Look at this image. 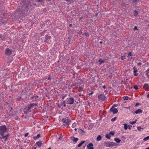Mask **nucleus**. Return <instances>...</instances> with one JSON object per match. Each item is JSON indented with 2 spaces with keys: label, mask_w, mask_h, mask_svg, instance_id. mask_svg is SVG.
I'll use <instances>...</instances> for the list:
<instances>
[{
  "label": "nucleus",
  "mask_w": 149,
  "mask_h": 149,
  "mask_svg": "<svg viewBox=\"0 0 149 149\" xmlns=\"http://www.w3.org/2000/svg\"><path fill=\"white\" fill-rule=\"evenodd\" d=\"M68 2V4H71L74 2V0H65Z\"/></svg>",
  "instance_id": "21"
},
{
  "label": "nucleus",
  "mask_w": 149,
  "mask_h": 149,
  "mask_svg": "<svg viewBox=\"0 0 149 149\" xmlns=\"http://www.w3.org/2000/svg\"><path fill=\"white\" fill-rule=\"evenodd\" d=\"M123 125L124 126V129L125 130H127L128 128V125H127V124H126V123H124V124Z\"/></svg>",
  "instance_id": "27"
},
{
  "label": "nucleus",
  "mask_w": 149,
  "mask_h": 149,
  "mask_svg": "<svg viewBox=\"0 0 149 149\" xmlns=\"http://www.w3.org/2000/svg\"><path fill=\"white\" fill-rule=\"evenodd\" d=\"M109 111L113 112V114L117 113L118 112V110L116 108H113L111 107Z\"/></svg>",
  "instance_id": "9"
},
{
  "label": "nucleus",
  "mask_w": 149,
  "mask_h": 149,
  "mask_svg": "<svg viewBox=\"0 0 149 149\" xmlns=\"http://www.w3.org/2000/svg\"><path fill=\"white\" fill-rule=\"evenodd\" d=\"M146 149H149V147L147 148Z\"/></svg>",
  "instance_id": "64"
},
{
  "label": "nucleus",
  "mask_w": 149,
  "mask_h": 149,
  "mask_svg": "<svg viewBox=\"0 0 149 149\" xmlns=\"http://www.w3.org/2000/svg\"><path fill=\"white\" fill-rule=\"evenodd\" d=\"M62 122L63 123V125L64 126H68L70 125L71 120L68 117H66L62 120Z\"/></svg>",
  "instance_id": "1"
},
{
  "label": "nucleus",
  "mask_w": 149,
  "mask_h": 149,
  "mask_svg": "<svg viewBox=\"0 0 149 149\" xmlns=\"http://www.w3.org/2000/svg\"><path fill=\"white\" fill-rule=\"evenodd\" d=\"M76 125V123H74L72 125V127L73 128L74 127H75Z\"/></svg>",
  "instance_id": "39"
},
{
  "label": "nucleus",
  "mask_w": 149,
  "mask_h": 149,
  "mask_svg": "<svg viewBox=\"0 0 149 149\" xmlns=\"http://www.w3.org/2000/svg\"><path fill=\"white\" fill-rule=\"evenodd\" d=\"M48 80H51V78L50 76H49L48 78Z\"/></svg>",
  "instance_id": "50"
},
{
  "label": "nucleus",
  "mask_w": 149,
  "mask_h": 149,
  "mask_svg": "<svg viewBox=\"0 0 149 149\" xmlns=\"http://www.w3.org/2000/svg\"><path fill=\"white\" fill-rule=\"evenodd\" d=\"M132 1H133V2L134 3H135L136 2H137L139 1L140 0H131Z\"/></svg>",
  "instance_id": "37"
},
{
  "label": "nucleus",
  "mask_w": 149,
  "mask_h": 149,
  "mask_svg": "<svg viewBox=\"0 0 149 149\" xmlns=\"http://www.w3.org/2000/svg\"><path fill=\"white\" fill-rule=\"evenodd\" d=\"M93 146V145L92 143H89L87 146V147L88 148L87 149H94Z\"/></svg>",
  "instance_id": "10"
},
{
  "label": "nucleus",
  "mask_w": 149,
  "mask_h": 149,
  "mask_svg": "<svg viewBox=\"0 0 149 149\" xmlns=\"http://www.w3.org/2000/svg\"><path fill=\"white\" fill-rule=\"evenodd\" d=\"M114 141L117 143H119L120 141L121 140L118 138H115L114 139Z\"/></svg>",
  "instance_id": "19"
},
{
  "label": "nucleus",
  "mask_w": 149,
  "mask_h": 149,
  "mask_svg": "<svg viewBox=\"0 0 149 149\" xmlns=\"http://www.w3.org/2000/svg\"><path fill=\"white\" fill-rule=\"evenodd\" d=\"M103 88L104 89H105L106 88L105 86V85H104V86H103Z\"/></svg>",
  "instance_id": "56"
},
{
  "label": "nucleus",
  "mask_w": 149,
  "mask_h": 149,
  "mask_svg": "<svg viewBox=\"0 0 149 149\" xmlns=\"http://www.w3.org/2000/svg\"><path fill=\"white\" fill-rule=\"evenodd\" d=\"M134 29L135 30H138V29H137V27L136 26H135L134 27Z\"/></svg>",
  "instance_id": "47"
},
{
  "label": "nucleus",
  "mask_w": 149,
  "mask_h": 149,
  "mask_svg": "<svg viewBox=\"0 0 149 149\" xmlns=\"http://www.w3.org/2000/svg\"><path fill=\"white\" fill-rule=\"evenodd\" d=\"M38 1V2H42L43 1V0H37Z\"/></svg>",
  "instance_id": "55"
},
{
  "label": "nucleus",
  "mask_w": 149,
  "mask_h": 149,
  "mask_svg": "<svg viewBox=\"0 0 149 149\" xmlns=\"http://www.w3.org/2000/svg\"><path fill=\"white\" fill-rule=\"evenodd\" d=\"M136 120L135 121H132V122H131L130 123L131 124H134V123H136Z\"/></svg>",
  "instance_id": "38"
},
{
  "label": "nucleus",
  "mask_w": 149,
  "mask_h": 149,
  "mask_svg": "<svg viewBox=\"0 0 149 149\" xmlns=\"http://www.w3.org/2000/svg\"><path fill=\"white\" fill-rule=\"evenodd\" d=\"M61 96H62V99L63 100L64 98L67 96V95H62Z\"/></svg>",
  "instance_id": "32"
},
{
  "label": "nucleus",
  "mask_w": 149,
  "mask_h": 149,
  "mask_svg": "<svg viewBox=\"0 0 149 149\" xmlns=\"http://www.w3.org/2000/svg\"><path fill=\"white\" fill-rule=\"evenodd\" d=\"M48 36L47 35H46L45 36V41H47V37Z\"/></svg>",
  "instance_id": "42"
},
{
  "label": "nucleus",
  "mask_w": 149,
  "mask_h": 149,
  "mask_svg": "<svg viewBox=\"0 0 149 149\" xmlns=\"http://www.w3.org/2000/svg\"><path fill=\"white\" fill-rule=\"evenodd\" d=\"M7 130L6 126L3 125L0 127V135H3Z\"/></svg>",
  "instance_id": "3"
},
{
  "label": "nucleus",
  "mask_w": 149,
  "mask_h": 149,
  "mask_svg": "<svg viewBox=\"0 0 149 149\" xmlns=\"http://www.w3.org/2000/svg\"><path fill=\"white\" fill-rule=\"evenodd\" d=\"M149 87V85L148 84H145L143 86V88L146 90L148 89Z\"/></svg>",
  "instance_id": "16"
},
{
  "label": "nucleus",
  "mask_w": 149,
  "mask_h": 149,
  "mask_svg": "<svg viewBox=\"0 0 149 149\" xmlns=\"http://www.w3.org/2000/svg\"><path fill=\"white\" fill-rule=\"evenodd\" d=\"M102 136L101 135H99L97 138V141H100L101 139Z\"/></svg>",
  "instance_id": "23"
},
{
  "label": "nucleus",
  "mask_w": 149,
  "mask_h": 149,
  "mask_svg": "<svg viewBox=\"0 0 149 149\" xmlns=\"http://www.w3.org/2000/svg\"><path fill=\"white\" fill-rule=\"evenodd\" d=\"M69 27H72V24H70L69 25Z\"/></svg>",
  "instance_id": "60"
},
{
  "label": "nucleus",
  "mask_w": 149,
  "mask_h": 149,
  "mask_svg": "<svg viewBox=\"0 0 149 149\" xmlns=\"http://www.w3.org/2000/svg\"><path fill=\"white\" fill-rule=\"evenodd\" d=\"M137 128L138 130L139 131H141V129H142V130L143 129V128H141V127L140 126L138 127H137Z\"/></svg>",
  "instance_id": "35"
},
{
  "label": "nucleus",
  "mask_w": 149,
  "mask_h": 149,
  "mask_svg": "<svg viewBox=\"0 0 149 149\" xmlns=\"http://www.w3.org/2000/svg\"><path fill=\"white\" fill-rule=\"evenodd\" d=\"M57 106L58 107L60 108H61V106H62L61 104H60L59 103H58L57 104Z\"/></svg>",
  "instance_id": "40"
},
{
  "label": "nucleus",
  "mask_w": 149,
  "mask_h": 149,
  "mask_svg": "<svg viewBox=\"0 0 149 149\" xmlns=\"http://www.w3.org/2000/svg\"><path fill=\"white\" fill-rule=\"evenodd\" d=\"M85 142V141H81L78 145L77 146L78 147H80L82 145L84 144Z\"/></svg>",
  "instance_id": "20"
},
{
  "label": "nucleus",
  "mask_w": 149,
  "mask_h": 149,
  "mask_svg": "<svg viewBox=\"0 0 149 149\" xmlns=\"http://www.w3.org/2000/svg\"><path fill=\"white\" fill-rule=\"evenodd\" d=\"M93 93H94L93 92V91H92L91 93H89L88 94V95H91L93 94Z\"/></svg>",
  "instance_id": "45"
},
{
  "label": "nucleus",
  "mask_w": 149,
  "mask_h": 149,
  "mask_svg": "<svg viewBox=\"0 0 149 149\" xmlns=\"http://www.w3.org/2000/svg\"><path fill=\"white\" fill-rule=\"evenodd\" d=\"M128 98L129 97L128 96H125L124 97V100H128Z\"/></svg>",
  "instance_id": "36"
},
{
  "label": "nucleus",
  "mask_w": 149,
  "mask_h": 149,
  "mask_svg": "<svg viewBox=\"0 0 149 149\" xmlns=\"http://www.w3.org/2000/svg\"><path fill=\"white\" fill-rule=\"evenodd\" d=\"M134 13L135 14H138V12L137 11H136V10H135L134 11Z\"/></svg>",
  "instance_id": "53"
},
{
  "label": "nucleus",
  "mask_w": 149,
  "mask_h": 149,
  "mask_svg": "<svg viewBox=\"0 0 149 149\" xmlns=\"http://www.w3.org/2000/svg\"><path fill=\"white\" fill-rule=\"evenodd\" d=\"M134 69V75L135 76H137L138 75V74L136 73V72H137V70L136 69L135 67L133 68Z\"/></svg>",
  "instance_id": "13"
},
{
  "label": "nucleus",
  "mask_w": 149,
  "mask_h": 149,
  "mask_svg": "<svg viewBox=\"0 0 149 149\" xmlns=\"http://www.w3.org/2000/svg\"><path fill=\"white\" fill-rule=\"evenodd\" d=\"M117 118V117H115L113 118H112L111 119V121L112 122L114 121Z\"/></svg>",
  "instance_id": "33"
},
{
  "label": "nucleus",
  "mask_w": 149,
  "mask_h": 149,
  "mask_svg": "<svg viewBox=\"0 0 149 149\" xmlns=\"http://www.w3.org/2000/svg\"><path fill=\"white\" fill-rule=\"evenodd\" d=\"M74 100L73 98L71 97L69 98L68 101V104H72L74 103Z\"/></svg>",
  "instance_id": "6"
},
{
  "label": "nucleus",
  "mask_w": 149,
  "mask_h": 149,
  "mask_svg": "<svg viewBox=\"0 0 149 149\" xmlns=\"http://www.w3.org/2000/svg\"><path fill=\"white\" fill-rule=\"evenodd\" d=\"M34 97H35V96H32L31 97V98L32 99H33Z\"/></svg>",
  "instance_id": "61"
},
{
  "label": "nucleus",
  "mask_w": 149,
  "mask_h": 149,
  "mask_svg": "<svg viewBox=\"0 0 149 149\" xmlns=\"http://www.w3.org/2000/svg\"><path fill=\"white\" fill-rule=\"evenodd\" d=\"M103 42L102 41H100V44H102V43Z\"/></svg>",
  "instance_id": "62"
},
{
  "label": "nucleus",
  "mask_w": 149,
  "mask_h": 149,
  "mask_svg": "<svg viewBox=\"0 0 149 149\" xmlns=\"http://www.w3.org/2000/svg\"><path fill=\"white\" fill-rule=\"evenodd\" d=\"M139 103H136V105L135 106H138V105H139Z\"/></svg>",
  "instance_id": "59"
},
{
  "label": "nucleus",
  "mask_w": 149,
  "mask_h": 149,
  "mask_svg": "<svg viewBox=\"0 0 149 149\" xmlns=\"http://www.w3.org/2000/svg\"><path fill=\"white\" fill-rule=\"evenodd\" d=\"M132 56V54L131 52H130L128 53V56Z\"/></svg>",
  "instance_id": "43"
},
{
  "label": "nucleus",
  "mask_w": 149,
  "mask_h": 149,
  "mask_svg": "<svg viewBox=\"0 0 149 149\" xmlns=\"http://www.w3.org/2000/svg\"><path fill=\"white\" fill-rule=\"evenodd\" d=\"M5 136H6V137H7V140L8 137L9 136V134H8Z\"/></svg>",
  "instance_id": "49"
},
{
  "label": "nucleus",
  "mask_w": 149,
  "mask_h": 149,
  "mask_svg": "<svg viewBox=\"0 0 149 149\" xmlns=\"http://www.w3.org/2000/svg\"><path fill=\"white\" fill-rule=\"evenodd\" d=\"M32 149H36V148L35 147H32Z\"/></svg>",
  "instance_id": "58"
},
{
  "label": "nucleus",
  "mask_w": 149,
  "mask_h": 149,
  "mask_svg": "<svg viewBox=\"0 0 149 149\" xmlns=\"http://www.w3.org/2000/svg\"><path fill=\"white\" fill-rule=\"evenodd\" d=\"M98 97L100 100L103 101H105L107 99L104 94H101L99 95Z\"/></svg>",
  "instance_id": "4"
},
{
  "label": "nucleus",
  "mask_w": 149,
  "mask_h": 149,
  "mask_svg": "<svg viewBox=\"0 0 149 149\" xmlns=\"http://www.w3.org/2000/svg\"><path fill=\"white\" fill-rule=\"evenodd\" d=\"M31 112V109L29 106L25 107L24 110V112L25 114H28Z\"/></svg>",
  "instance_id": "5"
},
{
  "label": "nucleus",
  "mask_w": 149,
  "mask_h": 149,
  "mask_svg": "<svg viewBox=\"0 0 149 149\" xmlns=\"http://www.w3.org/2000/svg\"><path fill=\"white\" fill-rule=\"evenodd\" d=\"M78 132L79 133L82 135L83 134L85 133V132L81 129H79L78 131Z\"/></svg>",
  "instance_id": "15"
},
{
  "label": "nucleus",
  "mask_w": 149,
  "mask_h": 149,
  "mask_svg": "<svg viewBox=\"0 0 149 149\" xmlns=\"http://www.w3.org/2000/svg\"><path fill=\"white\" fill-rule=\"evenodd\" d=\"M75 86V84H72L71 85L70 87H73V86Z\"/></svg>",
  "instance_id": "48"
},
{
  "label": "nucleus",
  "mask_w": 149,
  "mask_h": 149,
  "mask_svg": "<svg viewBox=\"0 0 149 149\" xmlns=\"http://www.w3.org/2000/svg\"><path fill=\"white\" fill-rule=\"evenodd\" d=\"M106 137L108 139H109L111 137V136L109 134H106Z\"/></svg>",
  "instance_id": "28"
},
{
  "label": "nucleus",
  "mask_w": 149,
  "mask_h": 149,
  "mask_svg": "<svg viewBox=\"0 0 149 149\" xmlns=\"http://www.w3.org/2000/svg\"><path fill=\"white\" fill-rule=\"evenodd\" d=\"M62 136L61 135L60 137L58 138L59 140H61V138L62 137Z\"/></svg>",
  "instance_id": "51"
},
{
  "label": "nucleus",
  "mask_w": 149,
  "mask_h": 149,
  "mask_svg": "<svg viewBox=\"0 0 149 149\" xmlns=\"http://www.w3.org/2000/svg\"><path fill=\"white\" fill-rule=\"evenodd\" d=\"M43 144V143L40 141H38L36 144V145H38L39 148Z\"/></svg>",
  "instance_id": "12"
},
{
  "label": "nucleus",
  "mask_w": 149,
  "mask_h": 149,
  "mask_svg": "<svg viewBox=\"0 0 149 149\" xmlns=\"http://www.w3.org/2000/svg\"><path fill=\"white\" fill-rule=\"evenodd\" d=\"M114 133H115L114 132V131H111V132H110L109 134H110V135H112L113 136L114 135Z\"/></svg>",
  "instance_id": "29"
},
{
  "label": "nucleus",
  "mask_w": 149,
  "mask_h": 149,
  "mask_svg": "<svg viewBox=\"0 0 149 149\" xmlns=\"http://www.w3.org/2000/svg\"><path fill=\"white\" fill-rule=\"evenodd\" d=\"M71 140L73 141L74 143L75 144L77 143V141H78L79 139L77 138H75L73 136L71 137Z\"/></svg>",
  "instance_id": "11"
},
{
  "label": "nucleus",
  "mask_w": 149,
  "mask_h": 149,
  "mask_svg": "<svg viewBox=\"0 0 149 149\" xmlns=\"http://www.w3.org/2000/svg\"><path fill=\"white\" fill-rule=\"evenodd\" d=\"M24 11V10L22 9V7H19L17 9V12H22L23 11Z\"/></svg>",
  "instance_id": "18"
},
{
  "label": "nucleus",
  "mask_w": 149,
  "mask_h": 149,
  "mask_svg": "<svg viewBox=\"0 0 149 149\" xmlns=\"http://www.w3.org/2000/svg\"><path fill=\"white\" fill-rule=\"evenodd\" d=\"M12 51H11L9 49L7 48L5 52V54L8 55H10L12 54Z\"/></svg>",
  "instance_id": "7"
},
{
  "label": "nucleus",
  "mask_w": 149,
  "mask_h": 149,
  "mask_svg": "<svg viewBox=\"0 0 149 149\" xmlns=\"http://www.w3.org/2000/svg\"><path fill=\"white\" fill-rule=\"evenodd\" d=\"M117 105L116 104H114L111 107L114 108V107H117Z\"/></svg>",
  "instance_id": "52"
},
{
  "label": "nucleus",
  "mask_w": 149,
  "mask_h": 149,
  "mask_svg": "<svg viewBox=\"0 0 149 149\" xmlns=\"http://www.w3.org/2000/svg\"><path fill=\"white\" fill-rule=\"evenodd\" d=\"M99 61L100 62V63H104V60H102L101 59H100L99 60Z\"/></svg>",
  "instance_id": "30"
},
{
  "label": "nucleus",
  "mask_w": 149,
  "mask_h": 149,
  "mask_svg": "<svg viewBox=\"0 0 149 149\" xmlns=\"http://www.w3.org/2000/svg\"><path fill=\"white\" fill-rule=\"evenodd\" d=\"M29 133H26L24 134V136L26 137L28 136Z\"/></svg>",
  "instance_id": "46"
},
{
  "label": "nucleus",
  "mask_w": 149,
  "mask_h": 149,
  "mask_svg": "<svg viewBox=\"0 0 149 149\" xmlns=\"http://www.w3.org/2000/svg\"><path fill=\"white\" fill-rule=\"evenodd\" d=\"M15 119L16 120H17L18 119V117L17 116V117H16L15 118Z\"/></svg>",
  "instance_id": "57"
},
{
  "label": "nucleus",
  "mask_w": 149,
  "mask_h": 149,
  "mask_svg": "<svg viewBox=\"0 0 149 149\" xmlns=\"http://www.w3.org/2000/svg\"><path fill=\"white\" fill-rule=\"evenodd\" d=\"M49 39H51L52 38V37L51 36H49Z\"/></svg>",
  "instance_id": "63"
},
{
  "label": "nucleus",
  "mask_w": 149,
  "mask_h": 149,
  "mask_svg": "<svg viewBox=\"0 0 149 149\" xmlns=\"http://www.w3.org/2000/svg\"><path fill=\"white\" fill-rule=\"evenodd\" d=\"M41 136L40 135V134H38L37 136H36L33 137V139H38Z\"/></svg>",
  "instance_id": "22"
},
{
  "label": "nucleus",
  "mask_w": 149,
  "mask_h": 149,
  "mask_svg": "<svg viewBox=\"0 0 149 149\" xmlns=\"http://www.w3.org/2000/svg\"><path fill=\"white\" fill-rule=\"evenodd\" d=\"M0 135L1 136L0 137V139H4L5 141L7 140V137H6L4 135V134H3V135Z\"/></svg>",
  "instance_id": "14"
},
{
  "label": "nucleus",
  "mask_w": 149,
  "mask_h": 149,
  "mask_svg": "<svg viewBox=\"0 0 149 149\" xmlns=\"http://www.w3.org/2000/svg\"><path fill=\"white\" fill-rule=\"evenodd\" d=\"M28 105L30 108L31 109H33L34 107L37 106H38L37 104L35 103H31L30 104H28Z\"/></svg>",
  "instance_id": "8"
},
{
  "label": "nucleus",
  "mask_w": 149,
  "mask_h": 149,
  "mask_svg": "<svg viewBox=\"0 0 149 149\" xmlns=\"http://www.w3.org/2000/svg\"><path fill=\"white\" fill-rule=\"evenodd\" d=\"M116 143L113 142H105L104 143V146L112 147L116 146Z\"/></svg>",
  "instance_id": "2"
},
{
  "label": "nucleus",
  "mask_w": 149,
  "mask_h": 149,
  "mask_svg": "<svg viewBox=\"0 0 149 149\" xmlns=\"http://www.w3.org/2000/svg\"><path fill=\"white\" fill-rule=\"evenodd\" d=\"M142 111L141 109H138L134 112L136 114L141 113H142Z\"/></svg>",
  "instance_id": "17"
},
{
  "label": "nucleus",
  "mask_w": 149,
  "mask_h": 149,
  "mask_svg": "<svg viewBox=\"0 0 149 149\" xmlns=\"http://www.w3.org/2000/svg\"><path fill=\"white\" fill-rule=\"evenodd\" d=\"M141 63L140 62H139V63H138L137 64V65L138 66H140L141 65Z\"/></svg>",
  "instance_id": "54"
},
{
  "label": "nucleus",
  "mask_w": 149,
  "mask_h": 149,
  "mask_svg": "<svg viewBox=\"0 0 149 149\" xmlns=\"http://www.w3.org/2000/svg\"><path fill=\"white\" fill-rule=\"evenodd\" d=\"M83 35H84L85 36L87 37H89V34L88 33H84L83 34Z\"/></svg>",
  "instance_id": "31"
},
{
  "label": "nucleus",
  "mask_w": 149,
  "mask_h": 149,
  "mask_svg": "<svg viewBox=\"0 0 149 149\" xmlns=\"http://www.w3.org/2000/svg\"><path fill=\"white\" fill-rule=\"evenodd\" d=\"M148 139H149V136L144 138L143 139V140L144 141H146L148 140Z\"/></svg>",
  "instance_id": "25"
},
{
  "label": "nucleus",
  "mask_w": 149,
  "mask_h": 149,
  "mask_svg": "<svg viewBox=\"0 0 149 149\" xmlns=\"http://www.w3.org/2000/svg\"><path fill=\"white\" fill-rule=\"evenodd\" d=\"M128 129L129 130H131V127L132 126V125H128Z\"/></svg>",
  "instance_id": "44"
},
{
  "label": "nucleus",
  "mask_w": 149,
  "mask_h": 149,
  "mask_svg": "<svg viewBox=\"0 0 149 149\" xmlns=\"http://www.w3.org/2000/svg\"><path fill=\"white\" fill-rule=\"evenodd\" d=\"M121 58L122 60H123L126 58V57L125 56H121Z\"/></svg>",
  "instance_id": "34"
},
{
  "label": "nucleus",
  "mask_w": 149,
  "mask_h": 149,
  "mask_svg": "<svg viewBox=\"0 0 149 149\" xmlns=\"http://www.w3.org/2000/svg\"><path fill=\"white\" fill-rule=\"evenodd\" d=\"M78 91L79 92H81L84 91V89L81 87L79 86L78 89Z\"/></svg>",
  "instance_id": "24"
},
{
  "label": "nucleus",
  "mask_w": 149,
  "mask_h": 149,
  "mask_svg": "<svg viewBox=\"0 0 149 149\" xmlns=\"http://www.w3.org/2000/svg\"><path fill=\"white\" fill-rule=\"evenodd\" d=\"M134 88L136 89L137 90L138 89V86H135L134 87Z\"/></svg>",
  "instance_id": "41"
},
{
  "label": "nucleus",
  "mask_w": 149,
  "mask_h": 149,
  "mask_svg": "<svg viewBox=\"0 0 149 149\" xmlns=\"http://www.w3.org/2000/svg\"><path fill=\"white\" fill-rule=\"evenodd\" d=\"M61 105H63L64 107L66 106V104H65V101H63V102H61Z\"/></svg>",
  "instance_id": "26"
}]
</instances>
